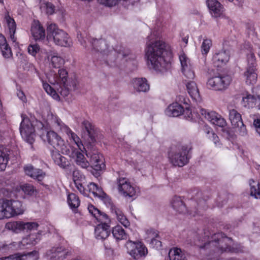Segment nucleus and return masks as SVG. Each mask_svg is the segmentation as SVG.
<instances>
[{"label": "nucleus", "instance_id": "1", "mask_svg": "<svg viewBox=\"0 0 260 260\" xmlns=\"http://www.w3.org/2000/svg\"><path fill=\"white\" fill-rule=\"evenodd\" d=\"M193 244L201 248L209 249V255L207 258L212 260L219 256L224 252L238 253L244 251V247L234 243L231 238L225 236L222 233H218L200 239L198 236L194 240Z\"/></svg>", "mask_w": 260, "mask_h": 260}, {"label": "nucleus", "instance_id": "2", "mask_svg": "<svg viewBox=\"0 0 260 260\" xmlns=\"http://www.w3.org/2000/svg\"><path fill=\"white\" fill-rule=\"evenodd\" d=\"M154 35L148 37L145 49V58L149 68L164 72L170 67V53L165 50V43L154 39Z\"/></svg>", "mask_w": 260, "mask_h": 260}, {"label": "nucleus", "instance_id": "3", "mask_svg": "<svg viewBox=\"0 0 260 260\" xmlns=\"http://www.w3.org/2000/svg\"><path fill=\"white\" fill-rule=\"evenodd\" d=\"M48 79L53 87L47 83H43V86L46 92L53 99L56 101L60 99L57 91L64 97L70 94L71 85L68 81V73L66 69H59L57 74L51 73L48 76Z\"/></svg>", "mask_w": 260, "mask_h": 260}, {"label": "nucleus", "instance_id": "4", "mask_svg": "<svg viewBox=\"0 0 260 260\" xmlns=\"http://www.w3.org/2000/svg\"><path fill=\"white\" fill-rule=\"evenodd\" d=\"M37 126L41 129L42 133L40 136L44 142L52 146L56 149L55 151H60L62 154L67 153V149L70 146L59 135L53 131L44 130L45 125L40 121L37 122Z\"/></svg>", "mask_w": 260, "mask_h": 260}, {"label": "nucleus", "instance_id": "5", "mask_svg": "<svg viewBox=\"0 0 260 260\" xmlns=\"http://www.w3.org/2000/svg\"><path fill=\"white\" fill-rule=\"evenodd\" d=\"M24 212V209L20 201L0 199V220L20 215Z\"/></svg>", "mask_w": 260, "mask_h": 260}, {"label": "nucleus", "instance_id": "6", "mask_svg": "<svg viewBox=\"0 0 260 260\" xmlns=\"http://www.w3.org/2000/svg\"><path fill=\"white\" fill-rule=\"evenodd\" d=\"M47 40L61 47H69L72 45V40L69 35L59 29L55 24H50L47 28Z\"/></svg>", "mask_w": 260, "mask_h": 260}, {"label": "nucleus", "instance_id": "7", "mask_svg": "<svg viewBox=\"0 0 260 260\" xmlns=\"http://www.w3.org/2000/svg\"><path fill=\"white\" fill-rule=\"evenodd\" d=\"M119 193L125 198H136L140 192L138 187L132 184L126 177L119 176L116 179Z\"/></svg>", "mask_w": 260, "mask_h": 260}, {"label": "nucleus", "instance_id": "8", "mask_svg": "<svg viewBox=\"0 0 260 260\" xmlns=\"http://www.w3.org/2000/svg\"><path fill=\"white\" fill-rule=\"evenodd\" d=\"M190 148L187 146L178 147L169 153L170 162L174 166L181 167L187 164L189 160L188 156Z\"/></svg>", "mask_w": 260, "mask_h": 260}, {"label": "nucleus", "instance_id": "9", "mask_svg": "<svg viewBox=\"0 0 260 260\" xmlns=\"http://www.w3.org/2000/svg\"><path fill=\"white\" fill-rule=\"evenodd\" d=\"M39 224L36 222H24L23 221H13L6 224L5 228L8 230L18 234L26 230L31 232L37 230Z\"/></svg>", "mask_w": 260, "mask_h": 260}, {"label": "nucleus", "instance_id": "10", "mask_svg": "<svg viewBox=\"0 0 260 260\" xmlns=\"http://www.w3.org/2000/svg\"><path fill=\"white\" fill-rule=\"evenodd\" d=\"M126 246L128 253L135 259L145 257L148 253L147 247L140 241L129 240L126 242Z\"/></svg>", "mask_w": 260, "mask_h": 260}, {"label": "nucleus", "instance_id": "11", "mask_svg": "<svg viewBox=\"0 0 260 260\" xmlns=\"http://www.w3.org/2000/svg\"><path fill=\"white\" fill-rule=\"evenodd\" d=\"M231 82L230 76H216L208 79L206 85L208 88L215 91L225 89Z\"/></svg>", "mask_w": 260, "mask_h": 260}, {"label": "nucleus", "instance_id": "12", "mask_svg": "<svg viewBox=\"0 0 260 260\" xmlns=\"http://www.w3.org/2000/svg\"><path fill=\"white\" fill-rule=\"evenodd\" d=\"M22 120L20 125V133L24 141L30 144L34 143L35 137V129L29 119L21 116Z\"/></svg>", "mask_w": 260, "mask_h": 260}, {"label": "nucleus", "instance_id": "13", "mask_svg": "<svg viewBox=\"0 0 260 260\" xmlns=\"http://www.w3.org/2000/svg\"><path fill=\"white\" fill-rule=\"evenodd\" d=\"M3 189L7 192V193L3 192L6 196H10V193L13 191L18 192L22 191L25 197H27L36 196L37 193V189L32 184L29 183H21L17 187L14 189L13 183H11L10 184H8Z\"/></svg>", "mask_w": 260, "mask_h": 260}, {"label": "nucleus", "instance_id": "14", "mask_svg": "<svg viewBox=\"0 0 260 260\" xmlns=\"http://www.w3.org/2000/svg\"><path fill=\"white\" fill-rule=\"evenodd\" d=\"M200 112L204 115L205 119L210 122L212 124L224 128L226 122L225 119L221 115L214 111H208L205 109H201Z\"/></svg>", "mask_w": 260, "mask_h": 260}, {"label": "nucleus", "instance_id": "15", "mask_svg": "<svg viewBox=\"0 0 260 260\" xmlns=\"http://www.w3.org/2000/svg\"><path fill=\"white\" fill-rule=\"evenodd\" d=\"M64 154L69 155L70 157L74 159L76 165L83 169H87L90 166L89 162L86 160L84 155L71 146L68 148L67 153H64Z\"/></svg>", "mask_w": 260, "mask_h": 260}, {"label": "nucleus", "instance_id": "16", "mask_svg": "<svg viewBox=\"0 0 260 260\" xmlns=\"http://www.w3.org/2000/svg\"><path fill=\"white\" fill-rule=\"evenodd\" d=\"M69 251L63 246H54L46 253V257L49 260H63L66 258Z\"/></svg>", "mask_w": 260, "mask_h": 260}, {"label": "nucleus", "instance_id": "17", "mask_svg": "<svg viewBox=\"0 0 260 260\" xmlns=\"http://www.w3.org/2000/svg\"><path fill=\"white\" fill-rule=\"evenodd\" d=\"M46 122L47 125H52L56 131L64 133L69 131V127L56 114L52 112H48Z\"/></svg>", "mask_w": 260, "mask_h": 260}, {"label": "nucleus", "instance_id": "18", "mask_svg": "<svg viewBox=\"0 0 260 260\" xmlns=\"http://www.w3.org/2000/svg\"><path fill=\"white\" fill-rule=\"evenodd\" d=\"M229 119L232 125L236 128H238L241 135L246 134V128L244 124L241 114L236 110H229Z\"/></svg>", "mask_w": 260, "mask_h": 260}, {"label": "nucleus", "instance_id": "19", "mask_svg": "<svg viewBox=\"0 0 260 260\" xmlns=\"http://www.w3.org/2000/svg\"><path fill=\"white\" fill-rule=\"evenodd\" d=\"M206 5L213 17L217 18L224 16V7L217 0H206Z\"/></svg>", "mask_w": 260, "mask_h": 260}, {"label": "nucleus", "instance_id": "20", "mask_svg": "<svg viewBox=\"0 0 260 260\" xmlns=\"http://www.w3.org/2000/svg\"><path fill=\"white\" fill-rule=\"evenodd\" d=\"M184 112H186L188 117L191 114L189 108H186L184 110V108L177 102H174L169 105L165 110V114L170 117H178Z\"/></svg>", "mask_w": 260, "mask_h": 260}, {"label": "nucleus", "instance_id": "21", "mask_svg": "<svg viewBox=\"0 0 260 260\" xmlns=\"http://www.w3.org/2000/svg\"><path fill=\"white\" fill-rule=\"evenodd\" d=\"M41 239V232L30 234L25 237H24L21 241L19 242V247L20 249H24L28 245H35L39 242Z\"/></svg>", "mask_w": 260, "mask_h": 260}, {"label": "nucleus", "instance_id": "22", "mask_svg": "<svg viewBox=\"0 0 260 260\" xmlns=\"http://www.w3.org/2000/svg\"><path fill=\"white\" fill-rule=\"evenodd\" d=\"M90 43L95 51L100 52L103 55H109L110 52L109 50V47L106 40L102 39L99 40L93 39Z\"/></svg>", "mask_w": 260, "mask_h": 260}, {"label": "nucleus", "instance_id": "23", "mask_svg": "<svg viewBox=\"0 0 260 260\" xmlns=\"http://www.w3.org/2000/svg\"><path fill=\"white\" fill-rule=\"evenodd\" d=\"M4 20L9 29L10 38L13 43L16 41V38L15 37V34L16 29V24L13 18H12L8 12H6L4 15Z\"/></svg>", "mask_w": 260, "mask_h": 260}, {"label": "nucleus", "instance_id": "24", "mask_svg": "<svg viewBox=\"0 0 260 260\" xmlns=\"http://www.w3.org/2000/svg\"><path fill=\"white\" fill-rule=\"evenodd\" d=\"M24 171L26 175L30 177L41 181L45 176L42 170L34 168L31 165H28L24 167Z\"/></svg>", "mask_w": 260, "mask_h": 260}, {"label": "nucleus", "instance_id": "25", "mask_svg": "<svg viewBox=\"0 0 260 260\" xmlns=\"http://www.w3.org/2000/svg\"><path fill=\"white\" fill-rule=\"evenodd\" d=\"M73 179L76 188L79 192L84 194H86L85 189L83 185L85 180V176L82 175L78 170L74 171L73 172Z\"/></svg>", "mask_w": 260, "mask_h": 260}, {"label": "nucleus", "instance_id": "26", "mask_svg": "<svg viewBox=\"0 0 260 260\" xmlns=\"http://www.w3.org/2000/svg\"><path fill=\"white\" fill-rule=\"evenodd\" d=\"M31 32L32 37L36 41H40L45 38V30L39 21H34L31 27Z\"/></svg>", "mask_w": 260, "mask_h": 260}, {"label": "nucleus", "instance_id": "27", "mask_svg": "<svg viewBox=\"0 0 260 260\" xmlns=\"http://www.w3.org/2000/svg\"><path fill=\"white\" fill-rule=\"evenodd\" d=\"M110 234V225L98 224L95 228V237L98 240L106 239L109 236Z\"/></svg>", "mask_w": 260, "mask_h": 260}, {"label": "nucleus", "instance_id": "28", "mask_svg": "<svg viewBox=\"0 0 260 260\" xmlns=\"http://www.w3.org/2000/svg\"><path fill=\"white\" fill-rule=\"evenodd\" d=\"M39 252L33 251L27 254L16 253L7 257V260H38Z\"/></svg>", "mask_w": 260, "mask_h": 260}, {"label": "nucleus", "instance_id": "29", "mask_svg": "<svg viewBox=\"0 0 260 260\" xmlns=\"http://www.w3.org/2000/svg\"><path fill=\"white\" fill-rule=\"evenodd\" d=\"M134 88L138 92H147L149 90V85L145 78H138L133 80Z\"/></svg>", "mask_w": 260, "mask_h": 260}, {"label": "nucleus", "instance_id": "30", "mask_svg": "<svg viewBox=\"0 0 260 260\" xmlns=\"http://www.w3.org/2000/svg\"><path fill=\"white\" fill-rule=\"evenodd\" d=\"M230 59V53L229 51L221 50L218 52L216 53L213 57V61L217 63V66H220L225 64Z\"/></svg>", "mask_w": 260, "mask_h": 260}, {"label": "nucleus", "instance_id": "31", "mask_svg": "<svg viewBox=\"0 0 260 260\" xmlns=\"http://www.w3.org/2000/svg\"><path fill=\"white\" fill-rule=\"evenodd\" d=\"M46 57L50 61V65L54 68H59L64 63V59L56 52L51 51L49 54L46 53Z\"/></svg>", "mask_w": 260, "mask_h": 260}, {"label": "nucleus", "instance_id": "32", "mask_svg": "<svg viewBox=\"0 0 260 260\" xmlns=\"http://www.w3.org/2000/svg\"><path fill=\"white\" fill-rule=\"evenodd\" d=\"M59 151H52L51 152L52 158L54 163L62 169L67 168L70 165L69 161L64 156L61 155Z\"/></svg>", "mask_w": 260, "mask_h": 260}, {"label": "nucleus", "instance_id": "33", "mask_svg": "<svg viewBox=\"0 0 260 260\" xmlns=\"http://www.w3.org/2000/svg\"><path fill=\"white\" fill-rule=\"evenodd\" d=\"M172 208L180 214H185L188 210L180 197H174L171 202Z\"/></svg>", "mask_w": 260, "mask_h": 260}, {"label": "nucleus", "instance_id": "34", "mask_svg": "<svg viewBox=\"0 0 260 260\" xmlns=\"http://www.w3.org/2000/svg\"><path fill=\"white\" fill-rule=\"evenodd\" d=\"M82 125L83 127L85 129L88 135V143L91 145L96 141L95 138V130L94 126L87 120H84Z\"/></svg>", "mask_w": 260, "mask_h": 260}, {"label": "nucleus", "instance_id": "35", "mask_svg": "<svg viewBox=\"0 0 260 260\" xmlns=\"http://www.w3.org/2000/svg\"><path fill=\"white\" fill-rule=\"evenodd\" d=\"M256 68L254 66H248L243 74L247 84H254L257 80V74L255 72Z\"/></svg>", "mask_w": 260, "mask_h": 260}, {"label": "nucleus", "instance_id": "36", "mask_svg": "<svg viewBox=\"0 0 260 260\" xmlns=\"http://www.w3.org/2000/svg\"><path fill=\"white\" fill-rule=\"evenodd\" d=\"M186 87L188 94L194 101H198L200 99V95L197 84L193 81H187Z\"/></svg>", "mask_w": 260, "mask_h": 260}, {"label": "nucleus", "instance_id": "37", "mask_svg": "<svg viewBox=\"0 0 260 260\" xmlns=\"http://www.w3.org/2000/svg\"><path fill=\"white\" fill-rule=\"evenodd\" d=\"M0 49L5 58H9L12 57L11 49L9 46L5 37L2 34H0Z\"/></svg>", "mask_w": 260, "mask_h": 260}, {"label": "nucleus", "instance_id": "38", "mask_svg": "<svg viewBox=\"0 0 260 260\" xmlns=\"http://www.w3.org/2000/svg\"><path fill=\"white\" fill-rule=\"evenodd\" d=\"M111 212L115 215L118 222L124 227L127 228L129 225V221L119 208L116 206H112Z\"/></svg>", "mask_w": 260, "mask_h": 260}, {"label": "nucleus", "instance_id": "39", "mask_svg": "<svg viewBox=\"0 0 260 260\" xmlns=\"http://www.w3.org/2000/svg\"><path fill=\"white\" fill-rule=\"evenodd\" d=\"M256 97L248 93H243L241 101L242 105L245 108H253L256 105Z\"/></svg>", "mask_w": 260, "mask_h": 260}, {"label": "nucleus", "instance_id": "40", "mask_svg": "<svg viewBox=\"0 0 260 260\" xmlns=\"http://www.w3.org/2000/svg\"><path fill=\"white\" fill-rule=\"evenodd\" d=\"M168 254L170 260H186L184 253L177 247L171 248Z\"/></svg>", "mask_w": 260, "mask_h": 260}, {"label": "nucleus", "instance_id": "41", "mask_svg": "<svg viewBox=\"0 0 260 260\" xmlns=\"http://www.w3.org/2000/svg\"><path fill=\"white\" fill-rule=\"evenodd\" d=\"M204 131L206 134V137L213 141L216 146L220 145L219 138L211 128L205 125L204 127Z\"/></svg>", "mask_w": 260, "mask_h": 260}, {"label": "nucleus", "instance_id": "42", "mask_svg": "<svg viewBox=\"0 0 260 260\" xmlns=\"http://www.w3.org/2000/svg\"><path fill=\"white\" fill-rule=\"evenodd\" d=\"M250 186V194L255 199H260V188L259 183L253 179H250L249 181Z\"/></svg>", "mask_w": 260, "mask_h": 260}, {"label": "nucleus", "instance_id": "43", "mask_svg": "<svg viewBox=\"0 0 260 260\" xmlns=\"http://www.w3.org/2000/svg\"><path fill=\"white\" fill-rule=\"evenodd\" d=\"M113 237L116 240H123L127 238V235L123 229L120 225L115 226L112 230Z\"/></svg>", "mask_w": 260, "mask_h": 260}, {"label": "nucleus", "instance_id": "44", "mask_svg": "<svg viewBox=\"0 0 260 260\" xmlns=\"http://www.w3.org/2000/svg\"><path fill=\"white\" fill-rule=\"evenodd\" d=\"M66 133L69 136L70 140H73V141L76 144L78 149L80 151H82V148L85 149L80 138L70 128H69V131H67Z\"/></svg>", "mask_w": 260, "mask_h": 260}, {"label": "nucleus", "instance_id": "45", "mask_svg": "<svg viewBox=\"0 0 260 260\" xmlns=\"http://www.w3.org/2000/svg\"><path fill=\"white\" fill-rule=\"evenodd\" d=\"M68 203L72 209H76L80 205V200L75 193L69 194L67 199Z\"/></svg>", "mask_w": 260, "mask_h": 260}, {"label": "nucleus", "instance_id": "46", "mask_svg": "<svg viewBox=\"0 0 260 260\" xmlns=\"http://www.w3.org/2000/svg\"><path fill=\"white\" fill-rule=\"evenodd\" d=\"M89 191L91 192L94 197L99 198L104 195V192L101 187H99L95 183H90L88 185Z\"/></svg>", "mask_w": 260, "mask_h": 260}, {"label": "nucleus", "instance_id": "47", "mask_svg": "<svg viewBox=\"0 0 260 260\" xmlns=\"http://www.w3.org/2000/svg\"><path fill=\"white\" fill-rule=\"evenodd\" d=\"M40 9L42 11H45L47 14L51 15L54 12L55 7L50 2H44L41 4Z\"/></svg>", "mask_w": 260, "mask_h": 260}, {"label": "nucleus", "instance_id": "48", "mask_svg": "<svg viewBox=\"0 0 260 260\" xmlns=\"http://www.w3.org/2000/svg\"><path fill=\"white\" fill-rule=\"evenodd\" d=\"M179 58L181 66V69L192 66L190 59L183 52H180L179 55Z\"/></svg>", "mask_w": 260, "mask_h": 260}, {"label": "nucleus", "instance_id": "49", "mask_svg": "<svg viewBox=\"0 0 260 260\" xmlns=\"http://www.w3.org/2000/svg\"><path fill=\"white\" fill-rule=\"evenodd\" d=\"M95 218L100 222L99 224H108L110 223V219L105 213L100 211Z\"/></svg>", "mask_w": 260, "mask_h": 260}, {"label": "nucleus", "instance_id": "50", "mask_svg": "<svg viewBox=\"0 0 260 260\" xmlns=\"http://www.w3.org/2000/svg\"><path fill=\"white\" fill-rule=\"evenodd\" d=\"M8 160V155L0 150V171L5 170Z\"/></svg>", "mask_w": 260, "mask_h": 260}, {"label": "nucleus", "instance_id": "51", "mask_svg": "<svg viewBox=\"0 0 260 260\" xmlns=\"http://www.w3.org/2000/svg\"><path fill=\"white\" fill-rule=\"evenodd\" d=\"M27 51L30 55L36 56L37 54L40 52H42V50H41L40 46L37 44H32L28 45Z\"/></svg>", "mask_w": 260, "mask_h": 260}, {"label": "nucleus", "instance_id": "52", "mask_svg": "<svg viewBox=\"0 0 260 260\" xmlns=\"http://www.w3.org/2000/svg\"><path fill=\"white\" fill-rule=\"evenodd\" d=\"M211 46V40L208 39H204L201 45V52L202 54L206 55L209 52Z\"/></svg>", "mask_w": 260, "mask_h": 260}, {"label": "nucleus", "instance_id": "53", "mask_svg": "<svg viewBox=\"0 0 260 260\" xmlns=\"http://www.w3.org/2000/svg\"><path fill=\"white\" fill-rule=\"evenodd\" d=\"M181 71L184 76L189 80L193 79L195 77V74L192 66L182 69Z\"/></svg>", "mask_w": 260, "mask_h": 260}, {"label": "nucleus", "instance_id": "54", "mask_svg": "<svg viewBox=\"0 0 260 260\" xmlns=\"http://www.w3.org/2000/svg\"><path fill=\"white\" fill-rule=\"evenodd\" d=\"M86 154L88 157H90L91 162L95 161V160L103 159L102 155L94 150L91 152H86Z\"/></svg>", "mask_w": 260, "mask_h": 260}, {"label": "nucleus", "instance_id": "55", "mask_svg": "<svg viewBox=\"0 0 260 260\" xmlns=\"http://www.w3.org/2000/svg\"><path fill=\"white\" fill-rule=\"evenodd\" d=\"M147 237L146 239L147 241L150 242L155 238H157L159 237L158 232L154 229H149L146 231Z\"/></svg>", "mask_w": 260, "mask_h": 260}, {"label": "nucleus", "instance_id": "56", "mask_svg": "<svg viewBox=\"0 0 260 260\" xmlns=\"http://www.w3.org/2000/svg\"><path fill=\"white\" fill-rule=\"evenodd\" d=\"M92 168L96 171H100L103 169L105 166L103 159L95 160L91 162Z\"/></svg>", "mask_w": 260, "mask_h": 260}, {"label": "nucleus", "instance_id": "57", "mask_svg": "<svg viewBox=\"0 0 260 260\" xmlns=\"http://www.w3.org/2000/svg\"><path fill=\"white\" fill-rule=\"evenodd\" d=\"M248 66H255V56L254 53L252 52L247 54Z\"/></svg>", "mask_w": 260, "mask_h": 260}, {"label": "nucleus", "instance_id": "58", "mask_svg": "<svg viewBox=\"0 0 260 260\" xmlns=\"http://www.w3.org/2000/svg\"><path fill=\"white\" fill-rule=\"evenodd\" d=\"M99 198L101 199L107 207H110L111 210L112 206H115L112 204L111 199L105 192L104 195L100 196Z\"/></svg>", "mask_w": 260, "mask_h": 260}, {"label": "nucleus", "instance_id": "59", "mask_svg": "<svg viewBox=\"0 0 260 260\" xmlns=\"http://www.w3.org/2000/svg\"><path fill=\"white\" fill-rule=\"evenodd\" d=\"M119 1V0H98L101 4L108 7H112L116 5Z\"/></svg>", "mask_w": 260, "mask_h": 260}, {"label": "nucleus", "instance_id": "60", "mask_svg": "<svg viewBox=\"0 0 260 260\" xmlns=\"http://www.w3.org/2000/svg\"><path fill=\"white\" fill-rule=\"evenodd\" d=\"M241 51L245 52L246 54L252 52L251 44L249 42H245V43L241 46Z\"/></svg>", "mask_w": 260, "mask_h": 260}, {"label": "nucleus", "instance_id": "61", "mask_svg": "<svg viewBox=\"0 0 260 260\" xmlns=\"http://www.w3.org/2000/svg\"><path fill=\"white\" fill-rule=\"evenodd\" d=\"M149 242L150 246L153 248L159 249L161 247V241L157 239V238H155V239H153Z\"/></svg>", "mask_w": 260, "mask_h": 260}, {"label": "nucleus", "instance_id": "62", "mask_svg": "<svg viewBox=\"0 0 260 260\" xmlns=\"http://www.w3.org/2000/svg\"><path fill=\"white\" fill-rule=\"evenodd\" d=\"M88 210L89 212L95 218L96 215L100 211L98 208H95L92 205H89L88 206Z\"/></svg>", "mask_w": 260, "mask_h": 260}, {"label": "nucleus", "instance_id": "63", "mask_svg": "<svg viewBox=\"0 0 260 260\" xmlns=\"http://www.w3.org/2000/svg\"><path fill=\"white\" fill-rule=\"evenodd\" d=\"M253 125L255 127L256 132L260 136V119L256 118L253 120Z\"/></svg>", "mask_w": 260, "mask_h": 260}, {"label": "nucleus", "instance_id": "64", "mask_svg": "<svg viewBox=\"0 0 260 260\" xmlns=\"http://www.w3.org/2000/svg\"><path fill=\"white\" fill-rule=\"evenodd\" d=\"M229 2L232 3L235 6L241 7L244 3L243 0H228Z\"/></svg>", "mask_w": 260, "mask_h": 260}]
</instances>
